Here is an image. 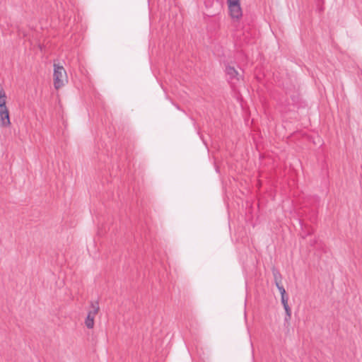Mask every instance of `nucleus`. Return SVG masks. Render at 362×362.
Instances as JSON below:
<instances>
[{
	"label": "nucleus",
	"instance_id": "1",
	"mask_svg": "<svg viewBox=\"0 0 362 362\" xmlns=\"http://www.w3.org/2000/svg\"><path fill=\"white\" fill-rule=\"evenodd\" d=\"M54 86L56 89L63 87L68 81L67 75L63 66L54 65Z\"/></svg>",
	"mask_w": 362,
	"mask_h": 362
},
{
	"label": "nucleus",
	"instance_id": "2",
	"mask_svg": "<svg viewBox=\"0 0 362 362\" xmlns=\"http://www.w3.org/2000/svg\"><path fill=\"white\" fill-rule=\"evenodd\" d=\"M229 13L234 20H239L243 16L240 0H227Z\"/></svg>",
	"mask_w": 362,
	"mask_h": 362
},
{
	"label": "nucleus",
	"instance_id": "3",
	"mask_svg": "<svg viewBox=\"0 0 362 362\" xmlns=\"http://www.w3.org/2000/svg\"><path fill=\"white\" fill-rule=\"evenodd\" d=\"M99 310V305L97 302L92 303L90 310L88 311L87 317L85 320V325L88 329L94 327V320Z\"/></svg>",
	"mask_w": 362,
	"mask_h": 362
},
{
	"label": "nucleus",
	"instance_id": "4",
	"mask_svg": "<svg viewBox=\"0 0 362 362\" xmlns=\"http://www.w3.org/2000/svg\"><path fill=\"white\" fill-rule=\"evenodd\" d=\"M11 125L9 111L7 107L0 109V126L8 127Z\"/></svg>",
	"mask_w": 362,
	"mask_h": 362
},
{
	"label": "nucleus",
	"instance_id": "5",
	"mask_svg": "<svg viewBox=\"0 0 362 362\" xmlns=\"http://www.w3.org/2000/svg\"><path fill=\"white\" fill-rule=\"evenodd\" d=\"M226 71L227 76L229 77L230 79L239 80V73L234 67L228 66L226 67Z\"/></svg>",
	"mask_w": 362,
	"mask_h": 362
},
{
	"label": "nucleus",
	"instance_id": "6",
	"mask_svg": "<svg viewBox=\"0 0 362 362\" xmlns=\"http://www.w3.org/2000/svg\"><path fill=\"white\" fill-rule=\"evenodd\" d=\"M7 96L4 88L0 85V109L6 107Z\"/></svg>",
	"mask_w": 362,
	"mask_h": 362
},
{
	"label": "nucleus",
	"instance_id": "7",
	"mask_svg": "<svg viewBox=\"0 0 362 362\" xmlns=\"http://www.w3.org/2000/svg\"><path fill=\"white\" fill-rule=\"evenodd\" d=\"M285 311H286V316L285 317V321H288L291 318V308H289L288 305L287 306H285L284 307Z\"/></svg>",
	"mask_w": 362,
	"mask_h": 362
},
{
	"label": "nucleus",
	"instance_id": "8",
	"mask_svg": "<svg viewBox=\"0 0 362 362\" xmlns=\"http://www.w3.org/2000/svg\"><path fill=\"white\" fill-rule=\"evenodd\" d=\"M276 287L278 288L280 293H281V296H286V290L285 288L283 287L282 285H281L280 283H277V284H276Z\"/></svg>",
	"mask_w": 362,
	"mask_h": 362
},
{
	"label": "nucleus",
	"instance_id": "9",
	"mask_svg": "<svg viewBox=\"0 0 362 362\" xmlns=\"http://www.w3.org/2000/svg\"><path fill=\"white\" fill-rule=\"evenodd\" d=\"M276 287L278 288L280 293H281V296H286V290L285 288L283 287L282 285H281L280 283H277V284H276Z\"/></svg>",
	"mask_w": 362,
	"mask_h": 362
},
{
	"label": "nucleus",
	"instance_id": "10",
	"mask_svg": "<svg viewBox=\"0 0 362 362\" xmlns=\"http://www.w3.org/2000/svg\"><path fill=\"white\" fill-rule=\"evenodd\" d=\"M274 281H275V284H277V283H280L281 284V275L279 272H274Z\"/></svg>",
	"mask_w": 362,
	"mask_h": 362
},
{
	"label": "nucleus",
	"instance_id": "11",
	"mask_svg": "<svg viewBox=\"0 0 362 362\" xmlns=\"http://www.w3.org/2000/svg\"><path fill=\"white\" fill-rule=\"evenodd\" d=\"M281 303L283 304L284 307L288 305L287 296H281Z\"/></svg>",
	"mask_w": 362,
	"mask_h": 362
}]
</instances>
